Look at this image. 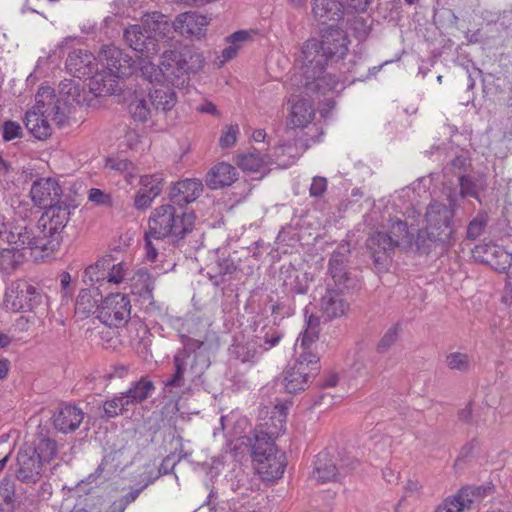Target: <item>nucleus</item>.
<instances>
[{"mask_svg":"<svg viewBox=\"0 0 512 512\" xmlns=\"http://www.w3.org/2000/svg\"><path fill=\"white\" fill-rule=\"evenodd\" d=\"M238 133L239 128L237 125L228 126L219 139L220 146L222 148H229L233 146L237 140Z\"/></svg>","mask_w":512,"mask_h":512,"instance_id":"55","label":"nucleus"},{"mask_svg":"<svg viewBox=\"0 0 512 512\" xmlns=\"http://www.w3.org/2000/svg\"><path fill=\"white\" fill-rule=\"evenodd\" d=\"M98 58L103 67L102 70L121 78L132 74L131 59L124 56L122 51L113 45L103 46Z\"/></svg>","mask_w":512,"mask_h":512,"instance_id":"14","label":"nucleus"},{"mask_svg":"<svg viewBox=\"0 0 512 512\" xmlns=\"http://www.w3.org/2000/svg\"><path fill=\"white\" fill-rule=\"evenodd\" d=\"M70 214V206L65 202L55 203L46 208L38 221V233L32 234L28 230L30 244H27V247L47 253L57 250L62 242V234L69 222Z\"/></svg>","mask_w":512,"mask_h":512,"instance_id":"6","label":"nucleus"},{"mask_svg":"<svg viewBox=\"0 0 512 512\" xmlns=\"http://www.w3.org/2000/svg\"><path fill=\"white\" fill-rule=\"evenodd\" d=\"M177 460L174 453L167 455L159 466V474L167 475L173 471L177 464Z\"/></svg>","mask_w":512,"mask_h":512,"instance_id":"64","label":"nucleus"},{"mask_svg":"<svg viewBox=\"0 0 512 512\" xmlns=\"http://www.w3.org/2000/svg\"><path fill=\"white\" fill-rule=\"evenodd\" d=\"M149 95L152 100L155 116L159 114H167L176 106L178 101L176 92L168 86L150 89Z\"/></svg>","mask_w":512,"mask_h":512,"instance_id":"32","label":"nucleus"},{"mask_svg":"<svg viewBox=\"0 0 512 512\" xmlns=\"http://www.w3.org/2000/svg\"><path fill=\"white\" fill-rule=\"evenodd\" d=\"M445 363L450 370L468 372L471 367V360L468 354L452 352L446 356Z\"/></svg>","mask_w":512,"mask_h":512,"instance_id":"49","label":"nucleus"},{"mask_svg":"<svg viewBox=\"0 0 512 512\" xmlns=\"http://www.w3.org/2000/svg\"><path fill=\"white\" fill-rule=\"evenodd\" d=\"M237 165L244 171L257 172L265 165V160L259 153L251 152L239 155Z\"/></svg>","mask_w":512,"mask_h":512,"instance_id":"48","label":"nucleus"},{"mask_svg":"<svg viewBox=\"0 0 512 512\" xmlns=\"http://www.w3.org/2000/svg\"><path fill=\"white\" fill-rule=\"evenodd\" d=\"M296 62L301 74L294 75L291 78V83L299 89H303L305 95L311 96L315 93L325 95L338 86L339 79L331 73H326V68L332 61L319 39H307L301 46Z\"/></svg>","mask_w":512,"mask_h":512,"instance_id":"2","label":"nucleus"},{"mask_svg":"<svg viewBox=\"0 0 512 512\" xmlns=\"http://www.w3.org/2000/svg\"><path fill=\"white\" fill-rule=\"evenodd\" d=\"M311 6L314 19L321 24L343 19L344 9L340 0H311Z\"/></svg>","mask_w":512,"mask_h":512,"instance_id":"26","label":"nucleus"},{"mask_svg":"<svg viewBox=\"0 0 512 512\" xmlns=\"http://www.w3.org/2000/svg\"><path fill=\"white\" fill-rule=\"evenodd\" d=\"M292 101V108L289 118V123L293 127H305L309 124L314 117V109L307 99H299L294 101V99H290Z\"/></svg>","mask_w":512,"mask_h":512,"instance_id":"37","label":"nucleus"},{"mask_svg":"<svg viewBox=\"0 0 512 512\" xmlns=\"http://www.w3.org/2000/svg\"><path fill=\"white\" fill-rule=\"evenodd\" d=\"M400 326L398 324H395L391 326L385 334L382 336L380 341L377 345V350L380 353L387 352L398 340L399 333H400Z\"/></svg>","mask_w":512,"mask_h":512,"instance_id":"53","label":"nucleus"},{"mask_svg":"<svg viewBox=\"0 0 512 512\" xmlns=\"http://www.w3.org/2000/svg\"><path fill=\"white\" fill-rule=\"evenodd\" d=\"M460 183V194L463 197L470 196V197H476L477 196V187L476 184L472 181V179L468 176H461L459 179Z\"/></svg>","mask_w":512,"mask_h":512,"instance_id":"59","label":"nucleus"},{"mask_svg":"<svg viewBox=\"0 0 512 512\" xmlns=\"http://www.w3.org/2000/svg\"><path fill=\"white\" fill-rule=\"evenodd\" d=\"M319 42L323 45V49L326 51L331 61L343 59L349 50L350 44L347 33L343 29L333 25L329 26L321 33Z\"/></svg>","mask_w":512,"mask_h":512,"instance_id":"13","label":"nucleus"},{"mask_svg":"<svg viewBox=\"0 0 512 512\" xmlns=\"http://www.w3.org/2000/svg\"><path fill=\"white\" fill-rule=\"evenodd\" d=\"M0 240L17 247H27V244H30L27 228L21 225H12L2 214H0Z\"/></svg>","mask_w":512,"mask_h":512,"instance_id":"34","label":"nucleus"},{"mask_svg":"<svg viewBox=\"0 0 512 512\" xmlns=\"http://www.w3.org/2000/svg\"><path fill=\"white\" fill-rule=\"evenodd\" d=\"M102 300L103 296L101 290L96 291L93 287L82 289L76 299L75 311L83 317H87L96 309L99 310V302H102Z\"/></svg>","mask_w":512,"mask_h":512,"instance_id":"36","label":"nucleus"},{"mask_svg":"<svg viewBox=\"0 0 512 512\" xmlns=\"http://www.w3.org/2000/svg\"><path fill=\"white\" fill-rule=\"evenodd\" d=\"M237 180V171L234 166L226 162L214 165L206 175V184L211 189H220L230 186Z\"/></svg>","mask_w":512,"mask_h":512,"instance_id":"28","label":"nucleus"},{"mask_svg":"<svg viewBox=\"0 0 512 512\" xmlns=\"http://www.w3.org/2000/svg\"><path fill=\"white\" fill-rule=\"evenodd\" d=\"M344 10L349 12H364L372 0H340Z\"/></svg>","mask_w":512,"mask_h":512,"instance_id":"58","label":"nucleus"},{"mask_svg":"<svg viewBox=\"0 0 512 512\" xmlns=\"http://www.w3.org/2000/svg\"><path fill=\"white\" fill-rule=\"evenodd\" d=\"M254 467L257 473L265 481L280 478L286 468V457L280 453L274 443H269L263 438L256 439L252 445Z\"/></svg>","mask_w":512,"mask_h":512,"instance_id":"7","label":"nucleus"},{"mask_svg":"<svg viewBox=\"0 0 512 512\" xmlns=\"http://www.w3.org/2000/svg\"><path fill=\"white\" fill-rule=\"evenodd\" d=\"M203 185L198 179H185L178 181L171 188L169 198L173 204L183 206L195 201L202 193Z\"/></svg>","mask_w":512,"mask_h":512,"instance_id":"24","label":"nucleus"},{"mask_svg":"<svg viewBox=\"0 0 512 512\" xmlns=\"http://www.w3.org/2000/svg\"><path fill=\"white\" fill-rule=\"evenodd\" d=\"M41 473L42 462L36 457V450L31 446L21 448L17 454L16 477L23 483H36Z\"/></svg>","mask_w":512,"mask_h":512,"instance_id":"12","label":"nucleus"},{"mask_svg":"<svg viewBox=\"0 0 512 512\" xmlns=\"http://www.w3.org/2000/svg\"><path fill=\"white\" fill-rule=\"evenodd\" d=\"M84 419L83 410L74 404H65L57 409L52 420L55 429L62 433L73 432Z\"/></svg>","mask_w":512,"mask_h":512,"instance_id":"23","label":"nucleus"},{"mask_svg":"<svg viewBox=\"0 0 512 512\" xmlns=\"http://www.w3.org/2000/svg\"><path fill=\"white\" fill-rule=\"evenodd\" d=\"M179 52L174 50H165L160 58L161 67L164 74L165 82L172 85H178V80L183 76L179 70Z\"/></svg>","mask_w":512,"mask_h":512,"instance_id":"40","label":"nucleus"},{"mask_svg":"<svg viewBox=\"0 0 512 512\" xmlns=\"http://www.w3.org/2000/svg\"><path fill=\"white\" fill-rule=\"evenodd\" d=\"M145 25L149 28L152 37L157 39L159 51L166 45L171 46L170 42L173 40L175 32H177L175 21L170 22L167 16L154 12L147 16Z\"/></svg>","mask_w":512,"mask_h":512,"instance_id":"22","label":"nucleus"},{"mask_svg":"<svg viewBox=\"0 0 512 512\" xmlns=\"http://www.w3.org/2000/svg\"><path fill=\"white\" fill-rule=\"evenodd\" d=\"M130 314L129 298L121 293H111L102 300L98 318L106 326L119 328L127 324Z\"/></svg>","mask_w":512,"mask_h":512,"instance_id":"9","label":"nucleus"},{"mask_svg":"<svg viewBox=\"0 0 512 512\" xmlns=\"http://www.w3.org/2000/svg\"><path fill=\"white\" fill-rule=\"evenodd\" d=\"M318 337V318L311 315L307 321L306 329L297 340L300 341V348L302 349V352L312 351L311 345L316 342Z\"/></svg>","mask_w":512,"mask_h":512,"instance_id":"45","label":"nucleus"},{"mask_svg":"<svg viewBox=\"0 0 512 512\" xmlns=\"http://www.w3.org/2000/svg\"><path fill=\"white\" fill-rule=\"evenodd\" d=\"M375 266L379 269H385L396 248L389 235L382 231L372 233L366 242Z\"/></svg>","mask_w":512,"mask_h":512,"instance_id":"16","label":"nucleus"},{"mask_svg":"<svg viewBox=\"0 0 512 512\" xmlns=\"http://www.w3.org/2000/svg\"><path fill=\"white\" fill-rule=\"evenodd\" d=\"M387 234L393 240L396 248L408 249L412 247L414 236L410 233L405 221L401 219L391 220Z\"/></svg>","mask_w":512,"mask_h":512,"instance_id":"41","label":"nucleus"},{"mask_svg":"<svg viewBox=\"0 0 512 512\" xmlns=\"http://www.w3.org/2000/svg\"><path fill=\"white\" fill-rule=\"evenodd\" d=\"M107 284L119 285L128 276L129 267L124 262L116 263L111 255H106Z\"/></svg>","mask_w":512,"mask_h":512,"instance_id":"44","label":"nucleus"},{"mask_svg":"<svg viewBox=\"0 0 512 512\" xmlns=\"http://www.w3.org/2000/svg\"><path fill=\"white\" fill-rule=\"evenodd\" d=\"M123 36L128 46L136 52V57H155L159 53V43L152 37L145 21L143 25L135 24L127 27Z\"/></svg>","mask_w":512,"mask_h":512,"instance_id":"11","label":"nucleus"},{"mask_svg":"<svg viewBox=\"0 0 512 512\" xmlns=\"http://www.w3.org/2000/svg\"><path fill=\"white\" fill-rule=\"evenodd\" d=\"M35 100L33 109L26 112L25 125L35 138L42 140L51 135L52 124L62 126L67 122L66 105L50 86H41Z\"/></svg>","mask_w":512,"mask_h":512,"instance_id":"5","label":"nucleus"},{"mask_svg":"<svg viewBox=\"0 0 512 512\" xmlns=\"http://www.w3.org/2000/svg\"><path fill=\"white\" fill-rule=\"evenodd\" d=\"M106 280V256L100 258L84 270L83 282L87 285H91L96 291L101 290V288L106 285Z\"/></svg>","mask_w":512,"mask_h":512,"instance_id":"38","label":"nucleus"},{"mask_svg":"<svg viewBox=\"0 0 512 512\" xmlns=\"http://www.w3.org/2000/svg\"><path fill=\"white\" fill-rule=\"evenodd\" d=\"M344 290L334 289L328 285L325 293L321 295L319 309L327 320L342 317L348 311L349 304L343 297Z\"/></svg>","mask_w":512,"mask_h":512,"instance_id":"18","label":"nucleus"},{"mask_svg":"<svg viewBox=\"0 0 512 512\" xmlns=\"http://www.w3.org/2000/svg\"><path fill=\"white\" fill-rule=\"evenodd\" d=\"M164 177L162 174L144 175L140 177L142 190L150 193L152 197H158L163 189Z\"/></svg>","mask_w":512,"mask_h":512,"instance_id":"47","label":"nucleus"},{"mask_svg":"<svg viewBox=\"0 0 512 512\" xmlns=\"http://www.w3.org/2000/svg\"><path fill=\"white\" fill-rule=\"evenodd\" d=\"M22 135V127L19 123L14 121H6L3 125V139L5 141H11L15 138H19Z\"/></svg>","mask_w":512,"mask_h":512,"instance_id":"56","label":"nucleus"},{"mask_svg":"<svg viewBox=\"0 0 512 512\" xmlns=\"http://www.w3.org/2000/svg\"><path fill=\"white\" fill-rule=\"evenodd\" d=\"M262 347L261 341L253 336L232 345L231 354L243 363H256L263 354Z\"/></svg>","mask_w":512,"mask_h":512,"instance_id":"33","label":"nucleus"},{"mask_svg":"<svg viewBox=\"0 0 512 512\" xmlns=\"http://www.w3.org/2000/svg\"><path fill=\"white\" fill-rule=\"evenodd\" d=\"M129 404L125 403V397L123 394L114 397L111 400H107L103 404L104 413L107 417L113 418L124 411L129 410Z\"/></svg>","mask_w":512,"mask_h":512,"instance_id":"51","label":"nucleus"},{"mask_svg":"<svg viewBox=\"0 0 512 512\" xmlns=\"http://www.w3.org/2000/svg\"><path fill=\"white\" fill-rule=\"evenodd\" d=\"M454 211L444 203L431 202L423 217V226L418 230L415 245L422 254L432 249L447 251L454 242Z\"/></svg>","mask_w":512,"mask_h":512,"instance_id":"4","label":"nucleus"},{"mask_svg":"<svg viewBox=\"0 0 512 512\" xmlns=\"http://www.w3.org/2000/svg\"><path fill=\"white\" fill-rule=\"evenodd\" d=\"M105 168L123 174L131 169V162L127 159L108 158Z\"/></svg>","mask_w":512,"mask_h":512,"instance_id":"57","label":"nucleus"},{"mask_svg":"<svg viewBox=\"0 0 512 512\" xmlns=\"http://www.w3.org/2000/svg\"><path fill=\"white\" fill-rule=\"evenodd\" d=\"M25 248L16 245L12 248H0V271L6 274L14 272L23 263L24 255L21 250Z\"/></svg>","mask_w":512,"mask_h":512,"instance_id":"42","label":"nucleus"},{"mask_svg":"<svg viewBox=\"0 0 512 512\" xmlns=\"http://www.w3.org/2000/svg\"><path fill=\"white\" fill-rule=\"evenodd\" d=\"M154 57L137 56L136 60L133 61L132 73L139 72L141 77L150 83H164V74L161 67L156 66L152 59Z\"/></svg>","mask_w":512,"mask_h":512,"instance_id":"35","label":"nucleus"},{"mask_svg":"<svg viewBox=\"0 0 512 512\" xmlns=\"http://www.w3.org/2000/svg\"><path fill=\"white\" fill-rule=\"evenodd\" d=\"M156 197H152L150 193L140 189L134 198V206L137 209L148 208Z\"/></svg>","mask_w":512,"mask_h":512,"instance_id":"62","label":"nucleus"},{"mask_svg":"<svg viewBox=\"0 0 512 512\" xmlns=\"http://www.w3.org/2000/svg\"><path fill=\"white\" fill-rule=\"evenodd\" d=\"M155 288V277L145 269H139L131 277L130 291L138 296L143 302H153V291Z\"/></svg>","mask_w":512,"mask_h":512,"instance_id":"29","label":"nucleus"},{"mask_svg":"<svg viewBox=\"0 0 512 512\" xmlns=\"http://www.w3.org/2000/svg\"><path fill=\"white\" fill-rule=\"evenodd\" d=\"M121 77L106 70L97 71L89 81V90L97 97L112 95L118 90V80Z\"/></svg>","mask_w":512,"mask_h":512,"instance_id":"31","label":"nucleus"},{"mask_svg":"<svg viewBox=\"0 0 512 512\" xmlns=\"http://www.w3.org/2000/svg\"><path fill=\"white\" fill-rule=\"evenodd\" d=\"M88 198L97 205H109L111 202L110 196L97 188L89 190Z\"/></svg>","mask_w":512,"mask_h":512,"instance_id":"63","label":"nucleus"},{"mask_svg":"<svg viewBox=\"0 0 512 512\" xmlns=\"http://www.w3.org/2000/svg\"><path fill=\"white\" fill-rule=\"evenodd\" d=\"M62 188L54 178H40L36 180L30 189L32 201L39 207L48 208L55 203H61L59 198Z\"/></svg>","mask_w":512,"mask_h":512,"instance_id":"15","label":"nucleus"},{"mask_svg":"<svg viewBox=\"0 0 512 512\" xmlns=\"http://www.w3.org/2000/svg\"><path fill=\"white\" fill-rule=\"evenodd\" d=\"M327 189V180L324 177L316 176L313 178L311 187H310V195L312 197H320L324 194Z\"/></svg>","mask_w":512,"mask_h":512,"instance_id":"61","label":"nucleus"},{"mask_svg":"<svg viewBox=\"0 0 512 512\" xmlns=\"http://www.w3.org/2000/svg\"><path fill=\"white\" fill-rule=\"evenodd\" d=\"M155 390L154 383L146 378H141L133 383L124 393L125 403L130 407L145 401Z\"/></svg>","mask_w":512,"mask_h":512,"instance_id":"39","label":"nucleus"},{"mask_svg":"<svg viewBox=\"0 0 512 512\" xmlns=\"http://www.w3.org/2000/svg\"><path fill=\"white\" fill-rule=\"evenodd\" d=\"M320 369L319 357L313 351L301 352L284 372V386L287 392L304 390L308 382Z\"/></svg>","mask_w":512,"mask_h":512,"instance_id":"8","label":"nucleus"},{"mask_svg":"<svg viewBox=\"0 0 512 512\" xmlns=\"http://www.w3.org/2000/svg\"><path fill=\"white\" fill-rule=\"evenodd\" d=\"M204 343L189 339L183 349L173 358L174 372L164 382L165 393L173 394L176 390H191L192 386L202 383V376L210 366Z\"/></svg>","mask_w":512,"mask_h":512,"instance_id":"3","label":"nucleus"},{"mask_svg":"<svg viewBox=\"0 0 512 512\" xmlns=\"http://www.w3.org/2000/svg\"><path fill=\"white\" fill-rule=\"evenodd\" d=\"M284 334L280 330L274 327H263L257 335H255V339L261 341L263 345V353L268 351L279 344Z\"/></svg>","mask_w":512,"mask_h":512,"instance_id":"46","label":"nucleus"},{"mask_svg":"<svg viewBox=\"0 0 512 512\" xmlns=\"http://www.w3.org/2000/svg\"><path fill=\"white\" fill-rule=\"evenodd\" d=\"M196 216L173 204H163L155 208L149 218V229L145 232L146 258L155 261L158 250L166 240L178 244L195 227Z\"/></svg>","mask_w":512,"mask_h":512,"instance_id":"1","label":"nucleus"},{"mask_svg":"<svg viewBox=\"0 0 512 512\" xmlns=\"http://www.w3.org/2000/svg\"><path fill=\"white\" fill-rule=\"evenodd\" d=\"M34 449L36 450V457L41 459L42 463L51 461L57 455V444L49 438H42Z\"/></svg>","mask_w":512,"mask_h":512,"instance_id":"50","label":"nucleus"},{"mask_svg":"<svg viewBox=\"0 0 512 512\" xmlns=\"http://www.w3.org/2000/svg\"><path fill=\"white\" fill-rule=\"evenodd\" d=\"M94 61V55L88 50L77 49L69 53L66 67L73 76L81 78L92 73Z\"/></svg>","mask_w":512,"mask_h":512,"instance_id":"30","label":"nucleus"},{"mask_svg":"<svg viewBox=\"0 0 512 512\" xmlns=\"http://www.w3.org/2000/svg\"><path fill=\"white\" fill-rule=\"evenodd\" d=\"M207 24V17L196 12L181 13L175 19L177 32L186 37H200L203 34V28Z\"/></svg>","mask_w":512,"mask_h":512,"instance_id":"27","label":"nucleus"},{"mask_svg":"<svg viewBox=\"0 0 512 512\" xmlns=\"http://www.w3.org/2000/svg\"><path fill=\"white\" fill-rule=\"evenodd\" d=\"M128 112L134 121L145 123L155 119L149 92L135 90L128 100Z\"/></svg>","mask_w":512,"mask_h":512,"instance_id":"25","label":"nucleus"},{"mask_svg":"<svg viewBox=\"0 0 512 512\" xmlns=\"http://www.w3.org/2000/svg\"><path fill=\"white\" fill-rule=\"evenodd\" d=\"M347 250L343 248L334 251L329 259L328 271L333 279L334 285L342 289H354L357 280L351 277L347 270Z\"/></svg>","mask_w":512,"mask_h":512,"instance_id":"19","label":"nucleus"},{"mask_svg":"<svg viewBox=\"0 0 512 512\" xmlns=\"http://www.w3.org/2000/svg\"><path fill=\"white\" fill-rule=\"evenodd\" d=\"M486 225L487 216L485 214H478L470 221L467 227V238L471 240L477 239L483 233Z\"/></svg>","mask_w":512,"mask_h":512,"instance_id":"54","label":"nucleus"},{"mask_svg":"<svg viewBox=\"0 0 512 512\" xmlns=\"http://www.w3.org/2000/svg\"><path fill=\"white\" fill-rule=\"evenodd\" d=\"M288 406L276 405L268 421L255 430V440L263 437L268 444L274 443L275 438L285 431Z\"/></svg>","mask_w":512,"mask_h":512,"instance_id":"20","label":"nucleus"},{"mask_svg":"<svg viewBox=\"0 0 512 512\" xmlns=\"http://www.w3.org/2000/svg\"><path fill=\"white\" fill-rule=\"evenodd\" d=\"M358 461L353 458L342 460L340 466H337L328 453H319L315 460L311 479L319 484L330 481H339L342 476L358 466Z\"/></svg>","mask_w":512,"mask_h":512,"instance_id":"10","label":"nucleus"},{"mask_svg":"<svg viewBox=\"0 0 512 512\" xmlns=\"http://www.w3.org/2000/svg\"><path fill=\"white\" fill-rule=\"evenodd\" d=\"M24 293L17 289L10 288L5 293L4 305L13 312H18L24 309Z\"/></svg>","mask_w":512,"mask_h":512,"instance_id":"52","label":"nucleus"},{"mask_svg":"<svg viewBox=\"0 0 512 512\" xmlns=\"http://www.w3.org/2000/svg\"><path fill=\"white\" fill-rule=\"evenodd\" d=\"M484 491L481 487L463 488L453 497L445 499L435 512H463L470 510L474 502L482 496Z\"/></svg>","mask_w":512,"mask_h":512,"instance_id":"21","label":"nucleus"},{"mask_svg":"<svg viewBox=\"0 0 512 512\" xmlns=\"http://www.w3.org/2000/svg\"><path fill=\"white\" fill-rule=\"evenodd\" d=\"M473 253L476 259L497 271H505L512 265V255L493 243L477 245Z\"/></svg>","mask_w":512,"mask_h":512,"instance_id":"17","label":"nucleus"},{"mask_svg":"<svg viewBox=\"0 0 512 512\" xmlns=\"http://www.w3.org/2000/svg\"><path fill=\"white\" fill-rule=\"evenodd\" d=\"M255 34L256 32L254 30H240L230 35L228 38V42L239 44L241 48L242 44L252 40Z\"/></svg>","mask_w":512,"mask_h":512,"instance_id":"60","label":"nucleus"},{"mask_svg":"<svg viewBox=\"0 0 512 512\" xmlns=\"http://www.w3.org/2000/svg\"><path fill=\"white\" fill-rule=\"evenodd\" d=\"M179 70L183 76L190 72H197L204 65V58L201 53L197 52L193 48L186 47L179 52Z\"/></svg>","mask_w":512,"mask_h":512,"instance_id":"43","label":"nucleus"}]
</instances>
